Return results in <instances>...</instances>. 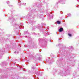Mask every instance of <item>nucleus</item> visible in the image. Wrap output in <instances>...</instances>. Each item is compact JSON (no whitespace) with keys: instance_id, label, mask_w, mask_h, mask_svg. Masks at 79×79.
Masks as SVG:
<instances>
[{"instance_id":"nucleus-1","label":"nucleus","mask_w":79,"mask_h":79,"mask_svg":"<svg viewBox=\"0 0 79 79\" xmlns=\"http://www.w3.org/2000/svg\"><path fill=\"white\" fill-rule=\"evenodd\" d=\"M63 28H60L59 29V31L62 32V31H63Z\"/></svg>"},{"instance_id":"nucleus-2","label":"nucleus","mask_w":79,"mask_h":79,"mask_svg":"<svg viewBox=\"0 0 79 79\" xmlns=\"http://www.w3.org/2000/svg\"><path fill=\"white\" fill-rule=\"evenodd\" d=\"M57 24H61V22L60 21H57Z\"/></svg>"},{"instance_id":"nucleus-3","label":"nucleus","mask_w":79,"mask_h":79,"mask_svg":"<svg viewBox=\"0 0 79 79\" xmlns=\"http://www.w3.org/2000/svg\"><path fill=\"white\" fill-rule=\"evenodd\" d=\"M68 35L69 36V37H71L72 35H71V34H68Z\"/></svg>"}]
</instances>
